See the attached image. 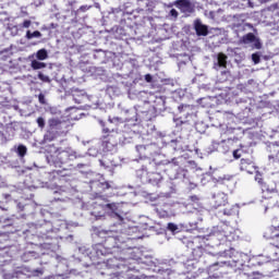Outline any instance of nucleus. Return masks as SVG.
Wrapping results in <instances>:
<instances>
[{
    "label": "nucleus",
    "instance_id": "f3484780",
    "mask_svg": "<svg viewBox=\"0 0 279 279\" xmlns=\"http://www.w3.org/2000/svg\"><path fill=\"white\" fill-rule=\"evenodd\" d=\"M255 182H258V184L262 186L263 193H265V191H269V187H267V183H265V181L263 180V174L257 173L255 175Z\"/></svg>",
    "mask_w": 279,
    "mask_h": 279
},
{
    "label": "nucleus",
    "instance_id": "f257e3e1",
    "mask_svg": "<svg viewBox=\"0 0 279 279\" xmlns=\"http://www.w3.org/2000/svg\"><path fill=\"white\" fill-rule=\"evenodd\" d=\"M73 124H71V121L69 120H64L60 117L49 118L47 121V129L44 134V143H53V141H58V138L66 136V134L71 132Z\"/></svg>",
    "mask_w": 279,
    "mask_h": 279
},
{
    "label": "nucleus",
    "instance_id": "423d86ee",
    "mask_svg": "<svg viewBox=\"0 0 279 279\" xmlns=\"http://www.w3.org/2000/svg\"><path fill=\"white\" fill-rule=\"evenodd\" d=\"M29 29L32 27V20H25L22 24L20 25H14V24H8L7 29L8 32H11V36H19V33L21 29Z\"/></svg>",
    "mask_w": 279,
    "mask_h": 279
},
{
    "label": "nucleus",
    "instance_id": "f704fd0d",
    "mask_svg": "<svg viewBox=\"0 0 279 279\" xmlns=\"http://www.w3.org/2000/svg\"><path fill=\"white\" fill-rule=\"evenodd\" d=\"M116 217L120 219V221H123V217L119 214H116Z\"/></svg>",
    "mask_w": 279,
    "mask_h": 279
},
{
    "label": "nucleus",
    "instance_id": "bb28decb",
    "mask_svg": "<svg viewBox=\"0 0 279 279\" xmlns=\"http://www.w3.org/2000/svg\"><path fill=\"white\" fill-rule=\"evenodd\" d=\"M106 208H108L109 210H112V213H117V204L116 203H109L106 205Z\"/></svg>",
    "mask_w": 279,
    "mask_h": 279
},
{
    "label": "nucleus",
    "instance_id": "6ab92c4d",
    "mask_svg": "<svg viewBox=\"0 0 279 279\" xmlns=\"http://www.w3.org/2000/svg\"><path fill=\"white\" fill-rule=\"evenodd\" d=\"M26 38L27 40H32V38H43V33L39 31H35L32 33V31L26 32Z\"/></svg>",
    "mask_w": 279,
    "mask_h": 279
},
{
    "label": "nucleus",
    "instance_id": "2f4dec72",
    "mask_svg": "<svg viewBox=\"0 0 279 279\" xmlns=\"http://www.w3.org/2000/svg\"><path fill=\"white\" fill-rule=\"evenodd\" d=\"M233 158H235V160H239V158H241V154L239 153V149L233 150Z\"/></svg>",
    "mask_w": 279,
    "mask_h": 279
},
{
    "label": "nucleus",
    "instance_id": "b1692460",
    "mask_svg": "<svg viewBox=\"0 0 279 279\" xmlns=\"http://www.w3.org/2000/svg\"><path fill=\"white\" fill-rule=\"evenodd\" d=\"M167 229L170 231V232H178V225L173 223V222H169L168 226H167Z\"/></svg>",
    "mask_w": 279,
    "mask_h": 279
},
{
    "label": "nucleus",
    "instance_id": "1a4fd4ad",
    "mask_svg": "<svg viewBox=\"0 0 279 279\" xmlns=\"http://www.w3.org/2000/svg\"><path fill=\"white\" fill-rule=\"evenodd\" d=\"M214 69H228V56L223 52L217 54V63L214 64Z\"/></svg>",
    "mask_w": 279,
    "mask_h": 279
},
{
    "label": "nucleus",
    "instance_id": "c9c22d12",
    "mask_svg": "<svg viewBox=\"0 0 279 279\" xmlns=\"http://www.w3.org/2000/svg\"><path fill=\"white\" fill-rule=\"evenodd\" d=\"M221 265H226V262H222Z\"/></svg>",
    "mask_w": 279,
    "mask_h": 279
},
{
    "label": "nucleus",
    "instance_id": "aec40b11",
    "mask_svg": "<svg viewBox=\"0 0 279 279\" xmlns=\"http://www.w3.org/2000/svg\"><path fill=\"white\" fill-rule=\"evenodd\" d=\"M36 58L37 60H47L49 58V54L47 53V49L43 48V49H39L36 53Z\"/></svg>",
    "mask_w": 279,
    "mask_h": 279
},
{
    "label": "nucleus",
    "instance_id": "393cba45",
    "mask_svg": "<svg viewBox=\"0 0 279 279\" xmlns=\"http://www.w3.org/2000/svg\"><path fill=\"white\" fill-rule=\"evenodd\" d=\"M252 60L254 64H260V54L259 53H253L252 54Z\"/></svg>",
    "mask_w": 279,
    "mask_h": 279
},
{
    "label": "nucleus",
    "instance_id": "5701e85b",
    "mask_svg": "<svg viewBox=\"0 0 279 279\" xmlns=\"http://www.w3.org/2000/svg\"><path fill=\"white\" fill-rule=\"evenodd\" d=\"M36 123L40 130H45V125H46L45 118L38 117L36 120Z\"/></svg>",
    "mask_w": 279,
    "mask_h": 279
},
{
    "label": "nucleus",
    "instance_id": "f03ea898",
    "mask_svg": "<svg viewBox=\"0 0 279 279\" xmlns=\"http://www.w3.org/2000/svg\"><path fill=\"white\" fill-rule=\"evenodd\" d=\"M211 207L215 208V210L225 207L222 213L227 215V217L234 215V207L228 203V194L223 192H218L213 195Z\"/></svg>",
    "mask_w": 279,
    "mask_h": 279
},
{
    "label": "nucleus",
    "instance_id": "4468645a",
    "mask_svg": "<svg viewBox=\"0 0 279 279\" xmlns=\"http://www.w3.org/2000/svg\"><path fill=\"white\" fill-rule=\"evenodd\" d=\"M268 208H276L279 206V194L275 193L268 198Z\"/></svg>",
    "mask_w": 279,
    "mask_h": 279
},
{
    "label": "nucleus",
    "instance_id": "20e7f679",
    "mask_svg": "<svg viewBox=\"0 0 279 279\" xmlns=\"http://www.w3.org/2000/svg\"><path fill=\"white\" fill-rule=\"evenodd\" d=\"M266 241H269V244L272 247H277L279 250V225L268 227L263 234Z\"/></svg>",
    "mask_w": 279,
    "mask_h": 279
},
{
    "label": "nucleus",
    "instance_id": "473e14b6",
    "mask_svg": "<svg viewBox=\"0 0 279 279\" xmlns=\"http://www.w3.org/2000/svg\"><path fill=\"white\" fill-rule=\"evenodd\" d=\"M255 47H256V49H260L263 46L260 45V41H257V43L255 44Z\"/></svg>",
    "mask_w": 279,
    "mask_h": 279
},
{
    "label": "nucleus",
    "instance_id": "9d476101",
    "mask_svg": "<svg viewBox=\"0 0 279 279\" xmlns=\"http://www.w3.org/2000/svg\"><path fill=\"white\" fill-rule=\"evenodd\" d=\"M240 169L241 171H246V173H254V161L250 159H241Z\"/></svg>",
    "mask_w": 279,
    "mask_h": 279
},
{
    "label": "nucleus",
    "instance_id": "cd10ccee",
    "mask_svg": "<svg viewBox=\"0 0 279 279\" xmlns=\"http://www.w3.org/2000/svg\"><path fill=\"white\" fill-rule=\"evenodd\" d=\"M38 101H39V104H41L43 106H45V104H47V100L45 99V95H44V94H39V95H38Z\"/></svg>",
    "mask_w": 279,
    "mask_h": 279
},
{
    "label": "nucleus",
    "instance_id": "f8f14e48",
    "mask_svg": "<svg viewBox=\"0 0 279 279\" xmlns=\"http://www.w3.org/2000/svg\"><path fill=\"white\" fill-rule=\"evenodd\" d=\"M270 162H279V147L274 145L270 147V155L268 156Z\"/></svg>",
    "mask_w": 279,
    "mask_h": 279
},
{
    "label": "nucleus",
    "instance_id": "c756f323",
    "mask_svg": "<svg viewBox=\"0 0 279 279\" xmlns=\"http://www.w3.org/2000/svg\"><path fill=\"white\" fill-rule=\"evenodd\" d=\"M217 267H219V263H215L209 266V271H217Z\"/></svg>",
    "mask_w": 279,
    "mask_h": 279
},
{
    "label": "nucleus",
    "instance_id": "72a5a7b5",
    "mask_svg": "<svg viewBox=\"0 0 279 279\" xmlns=\"http://www.w3.org/2000/svg\"><path fill=\"white\" fill-rule=\"evenodd\" d=\"M278 9V5H271L268 8V10H277Z\"/></svg>",
    "mask_w": 279,
    "mask_h": 279
},
{
    "label": "nucleus",
    "instance_id": "2eb2a0df",
    "mask_svg": "<svg viewBox=\"0 0 279 279\" xmlns=\"http://www.w3.org/2000/svg\"><path fill=\"white\" fill-rule=\"evenodd\" d=\"M38 258V253L34 251L26 252L22 255V260L24 263H29V260H36Z\"/></svg>",
    "mask_w": 279,
    "mask_h": 279
},
{
    "label": "nucleus",
    "instance_id": "0eeeda50",
    "mask_svg": "<svg viewBox=\"0 0 279 279\" xmlns=\"http://www.w3.org/2000/svg\"><path fill=\"white\" fill-rule=\"evenodd\" d=\"M102 234L105 235V245H107V247H116L119 245L117 236L110 235L112 234V231H98V236H102Z\"/></svg>",
    "mask_w": 279,
    "mask_h": 279
},
{
    "label": "nucleus",
    "instance_id": "412c9836",
    "mask_svg": "<svg viewBox=\"0 0 279 279\" xmlns=\"http://www.w3.org/2000/svg\"><path fill=\"white\" fill-rule=\"evenodd\" d=\"M37 77L40 82H44V84H51V77L45 75L43 72H38Z\"/></svg>",
    "mask_w": 279,
    "mask_h": 279
},
{
    "label": "nucleus",
    "instance_id": "7c9ffc66",
    "mask_svg": "<svg viewBox=\"0 0 279 279\" xmlns=\"http://www.w3.org/2000/svg\"><path fill=\"white\" fill-rule=\"evenodd\" d=\"M170 15L173 16L174 19H178L179 13H178V11L175 9H171L170 10Z\"/></svg>",
    "mask_w": 279,
    "mask_h": 279
},
{
    "label": "nucleus",
    "instance_id": "a211bd4d",
    "mask_svg": "<svg viewBox=\"0 0 279 279\" xmlns=\"http://www.w3.org/2000/svg\"><path fill=\"white\" fill-rule=\"evenodd\" d=\"M254 40H256V35H254L253 33H247L242 37V43H244V45L254 43Z\"/></svg>",
    "mask_w": 279,
    "mask_h": 279
},
{
    "label": "nucleus",
    "instance_id": "dca6fc26",
    "mask_svg": "<svg viewBox=\"0 0 279 279\" xmlns=\"http://www.w3.org/2000/svg\"><path fill=\"white\" fill-rule=\"evenodd\" d=\"M31 68L34 70V71H38L40 69H47V63L45 62H40L38 60H33L31 62Z\"/></svg>",
    "mask_w": 279,
    "mask_h": 279
},
{
    "label": "nucleus",
    "instance_id": "39448f33",
    "mask_svg": "<svg viewBox=\"0 0 279 279\" xmlns=\"http://www.w3.org/2000/svg\"><path fill=\"white\" fill-rule=\"evenodd\" d=\"M110 187L111 185L108 181H96L92 184V191L95 193L96 197H102L104 193H106Z\"/></svg>",
    "mask_w": 279,
    "mask_h": 279
},
{
    "label": "nucleus",
    "instance_id": "c85d7f7f",
    "mask_svg": "<svg viewBox=\"0 0 279 279\" xmlns=\"http://www.w3.org/2000/svg\"><path fill=\"white\" fill-rule=\"evenodd\" d=\"M144 77L145 82H147L148 84H151V82H154V77L151 76V74H146Z\"/></svg>",
    "mask_w": 279,
    "mask_h": 279
},
{
    "label": "nucleus",
    "instance_id": "4be33fe9",
    "mask_svg": "<svg viewBox=\"0 0 279 279\" xmlns=\"http://www.w3.org/2000/svg\"><path fill=\"white\" fill-rule=\"evenodd\" d=\"M17 154H19V156H21L23 158V156H25V154H27V147L25 145H20L17 147Z\"/></svg>",
    "mask_w": 279,
    "mask_h": 279
},
{
    "label": "nucleus",
    "instance_id": "6e6552de",
    "mask_svg": "<svg viewBox=\"0 0 279 279\" xmlns=\"http://www.w3.org/2000/svg\"><path fill=\"white\" fill-rule=\"evenodd\" d=\"M196 36H208V26L202 23V20L194 21Z\"/></svg>",
    "mask_w": 279,
    "mask_h": 279
},
{
    "label": "nucleus",
    "instance_id": "7ed1b4c3",
    "mask_svg": "<svg viewBox=\"0 0 279 279\" xmlns=\"http://www.w3.org/2000/svg\"><path fill=\"white\" fill-rule=\"evenodd\" d=\"M106 135L102 136V149L104 151H114L117 145H119V134L108 129H104Z\"/></svg>",
    "mask_w": 279,
    "mask_h": 279
},
{
    "label": "nucleus",
    "instance_id": "9b49d317",
    "mask_svg": "<svg viewBox=\"0 0 279 279\" xmlns=\"http://www.w3.org/2000/svg\"><path fill=\"white\" fill-rule=\"evenodd\" d=\"M147 175V183L153 184V186H158V184L162 182V174H160L159 172H150Z\"/></svg>",
    "mask_w": 279,
    "mask_h": 279
},
{
    "label": "nucleus",
    "instance_id": "a878e982",
    "mask_svg": "<svg viewBox=\"0 0 279 279\" xmlns=\"http://www.w3.org/2000/svg\"><path fill=\"white\" fill-rule=\"evenodd\" d=\"M193 108L191 105H181L179 106V112H186V110H191Z\"/></svg>",
    "mask_w": 279,
    "mask_h": 279
},
{
    "label": "nucleus",
    "instance_id": "ddd939ff",
    "mask_svg": "<svg viewBox=\"0 0 279 279\" xmlns=\"http://www.w3.org/2000/svg\"><path fill=\"white\" fill-rule=\"evenodd\" d=\"M177 5H179V8H183L185 12H193V4L189 0H178Z\"/></svg>",
    "mask_w": 279,
    "mask_h": 279
}]
</instances>
